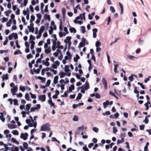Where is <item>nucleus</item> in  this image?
<instances>
[{"label":"nucleus","instance_id":"1","mask_svg":"<svg viewBox=\"0 0 151 151\" xmlns=\"http://www.w3.org/2000/svg\"><path fill=\"white\" fill-rule=\"evenodd\" d=\"M50 125L49 123L43 124L41 127L40 131H45L46 130L49 131L50 129Z\"/></svg>","mask_w":151,"mask_h":151},{"label":"nucleus","instance_id":"2","mask_svg":"<svg viewBox=\"0 0 151 151\" xmlns=\"http://www.w3.org/2000/svg\"><path fill=\"white\" fill-rule=\"evenodd\" d=\"M81 88H83L86 90L88 89L89 88V84L88 81H86L85 84H84L80 87Z\"/></svg>","mask_w":151,"mask_h":151},{"label":"nucleus","instance_id":"3","mask_svg":"<svg viewBox=\"0 0 151 151\" xmlns=\"http://www.w3.org/2000/svg\"><path fill=\"white\" fill-rule=\"evenodd\" d=\"M28 136V134L27 133H25L24 134L22 133L21 134L20 137L21 139H23L24 140H25L27 139Z\"/></svg>","mask_w":151,"mask_h":151},{"label":"nucleus","instance_id":"4","mask_svg":"<svg viewBox=\"0 0 151 151\" xmlns=\"http://www.w3.org/2000/svg\"><path fill=\"white\" fill-rule=\"evenodd\" d=\"M18 90V87L17 86L14 87V88L11 89V91L13 95H14L16 94V92Z\"/></svg>","mask_w":151,"mask_h":151},{"label":"nucleus","instance_id":"5","mask_svg":"<svg viewBox=\"0 0 151 151\" xmlns=\"http://www.w3.org/2000/svg\"><path fill=\"white\" fill-rule=\"evenodd\" d=\"M37 107H32L30 109V111L32 112L34 111L35 110H38L40 108V104H37Z\"/></svg>","mask_w":151,"mask_h":151},{"label":"nucleus","instance_id":"6","mask_svg":"<svg viewBox=\"0 0 151 151\" xmlns=\"http://www.w3.org/2000/svg\"><path fill=\"white\" fill-rule=\"evenodd\" d=\"M38 98L42 102L45 101L46 99V97L45 95H39L38 96Z\"/></svg>","mask_w":151,"mask_h":151},{"label":"nucleus","instance_id":"7","mask_svg":"<svg viewBox=\"0 0 151 151\" xmlns=\"http://www.w3.org/2000/svg\"><path fill=\"white\" fill-rule=\"evenodd\" d=\"M102 81L103 84L105 88V89H106L107 88V81L106 80L105 78H103Z\"/></svg>","mask_w":151,"mask_h":151},{"label":"nucleus","instance_id":"8","mask_svg":"<svg viewBox=\"0 0 151 151\" xmlns=\"http://www.w3.org/2000/svg\"><path fill=\"white\" fill-rule=\"evenodd\" d=\"M51 50L50 47L49 46L48 47L45 48V52L46 54H49L51 52Z\"/></svg>","mask_w":151,"mask_h":151},{"label":"nucleus","instance_id":"9","mask_svg":"<svg viewBox=\"0 0 151 151\" xmlns=\"http://www.w3.org/2000/svg\"><path fill=\"white\" fill-rule=\"evenodd\" d=\"M92 31L93 32V37L94 38H96V33L98 31L96 28H94L93 29Z\"/></svg>","mask_w":151,"mask_h":151},{"label":"nucleus","instance_id":"10","mask_svg":"<svg viewBox=\"0 0 151 151\" xmlns=\"http://www.w3.org/2000/svg\"><path fill=\"white\" fill-rule=\"evenodd\" d=\"M45 29V27L44 26H42L40 27L38 33L42 34L43 32L44 31Z\"/></svg>","mask_w":151,"mask_h":151},{"label":"nucleus","instance_id":"11","mask_svg":"<svg viewBox=\"0 0 151 151\" xmlns=\"http://www.w3.org/2000/svg\"><path fill=\"white\" fill-rule=\"evenodd\" d=\"M71 37L70 36H68L66 37V39L64 40V42L65 43L67 44L68 42L70 41Z\"/></svg>","mask_w":151,"mask_h":151},{"label":"nucleus","instance_id":"12","mask_svg":"<svg viewBox=\"0 0 151 151\" xmlns=\"http://www.w3.org/2000/svg\"><path fill=\"white\" fill-rule=\"evenodd\" d=\"M127 57L128 59L132 60H134L135 59L137 58V57H136L134 56L129 55H127Z\"/></svg>","mask_w":151,"mask_h":151},{"label":"nucleus","instance_id":"13","mask_svg":"<svg viewBox=\"0 0 151 151\" xmlns=\"http://www.w3.org/2000/svg\"><path fill=\"white\" fill-rule=\"evenodd\" d=\"M75 89V87L73 84H72L69 87V91L70 92H71L72 91Z\"/></svg>","mask_w":151,"mask_h":151},{"label":"nucleus","instance_id":"14","mask_svg":"<svg viewBox=\"0 0 151 151\" xmlns=\"http://www.w3.org/2000/svg\"><path fill=\"white\" fill-rule=\"evenodd\" d=\"M8 127L9 129H12L16 128L17 126L14 124H10L8 125Z\"/></svg>","mask_w":151,"mask_h":151},{"label":"nucleus","instance_id":"15","mask_svg":"<svg viewBox=\"0 0 151 151\" xmlns=\"http://www.w3.org/2000/svg\"><path fill=\"white\" fill-rule=\"evenodd\" d=\"M42 64L47 66H48L50 65V63L48 62H46L44 60L42 61Z\"/></svg>","mask_w":151,"mask_h":151},{"label":"nucleus","instance_id":"16","mask_svg":"<svg viewBox=\"0 0 151 151\" xmlns=\"http://www.w3.org/2000/svg\"><path fill=\"white\" fill-rule=\"evenodd\" d=\"M82 96V95L81 93H78V96L76 98V100H78L80 99H81Z\"/></svg>","mask_w":151,"mask_h":151},{"label":"nucleus","instance_id":"17","mask_svg":"<svg viewBox=\"0 0 151 151\" xmlns=\"http://www.w3.org/2000/svg\"><path fill=\"white\" fill-rule=\"evenodd\" d=\"M58 76H56L55 77L53 80V83L54 84H56L58 83Z\"/></svg>","mask_w":151,"mask_h":151},{"label":"nucleus","instance_id":"18","mask_svg":"<svg viewBox=\"0 0 151 151\" xmlns=\"http://www.w3.org/2000/svg\"><path fill=\"white\" fill-rule=\"evenodd\" d=\"M27 28L29 29V31L30 32H34V27H31L30 26H27Z\"/></svg>","mask_w":151,"mask_h":151},{"label":"nucleus","instance_id":"19","mask_svg":"<svg viewBox=\"0 0 151 151\" xmlns=\"http://www.w3.org/2000/svg\"><path fill=\"white\" fill-rule=\"evenodd\" d=\"M11 141L12 142L14 143H15L17 144V145H18L19 144V142L16 140V139L13 137L12 138Z\"/></svg>","mask_w":151,"mask_h":151},{"label":"nucleus","instance_id":"20","mask_svg":"<svg viewBox=\"0 0 151 151\" xmlns=\"http://www.w3.org/2000/svg\"><path fill=\"white\" fill-rule=\"evenodd\" d=\"M59 75L60 76V78H62L64 77L65 75V73L64 72H61L59 73Z\"/></svg>","mask_w":151,"mask_h":151},{"label":"nucleus","instance_id":"21","mask_svg":"<svg viewBox=\"0 0 151 151\" xmlns=\"http://www.w3.org/2000/svg\"><path fill=\"white\" fill-rule=\"evenodd\" d=\"M3 81H4L5 78L6 80H7L8 79V74H6L5 75H3V76L2 78Z\"/></svg>","mask_w":151,"mask_h":151},{"label":"nucleus","instance_id":"22","mask_svg":"<svg viewBox=\"0 0 151 151\" xmlns=\"http://www.w3.org/2000/svg\"><path fill=\"white\" fill-rule=\"evenodd\" d=\"M119 66V65L117 64L114 65V71L115 73H117V67Z\"/></svg>","mask_w":151,"mask_h":151},{"label":"nucleus","instance_id":"23","mask_svg":"<svg viewBox=\"0 0 151 151\" xmlns=\"http://www.w3.org/2000/svg\"><path fill=\"white\" fill-rule=\"evenodd\" d=\"M65 73H67L70 71V70L69 68L68 65H66L65 67Z\"/></svg>","mask_w":151,"mask_h":151},{"label":"nucleus","instance_id":"24","mask_svg":"<svg viewBox=\"0 0 151 151\" xmlns=\"http://www.w3.org/2000/svg\"><path fill=\"white\" fill-rule=\"evenodd\" d=\"M71 33H76V29L74 27H71L69 29Z\"/></svg>","mask_w":151,"mask_h":151},{"label":"nucleus","instance_id":"25","mask_svg":"<svg viewBox=\"0 0 151 151\" xmlns=\"http://www.w3.org/2000/svg\"><path fill=\"white\" fill-rule=\"evenodd\" d=\"M31 45L30 46V49L31 50H32L34 47V45L35 44V42L33 41H31Z\"/></svg>","mask_w":151,"mask_h":151},{"label":"nucleus","instance_id":"26","mask_svg":"<svg viewBox=\"0 0 151 151\" xmlns=\"http://www.w3.org/2000/svg\"><path fill=\"white\" fill-rule=\"evenodd\" d=\"M31 104H27L26 105V109L27 111H29V109H30L31 107Z\"/></svg>","mask_w":151,"mask_h":151},{"label":"nucleus","instance_id":"27","mask_svg":"<svg viewBox=\"0 0 151 151\" xmlns=\"http://www.w3.org/2000/svg\"><path fill=\"white\" fill-rule=\"evenodd\" d=\"M81 29L82 33L83 34L85 32V27L84 26H82L81 27Z\"/></svg>","mask_w":151,"mask_h":151},{"label":"nucleus","instance_id":"28","mask_svg":"<svg viewBox=\"0 0 151 151\" xmlns=\"http://www.w3.org/2000/svg\"><path fill=\"white\" fill-rule=\"evenodd\" d=\"M149 143L148 142H147L146 145L144 147V151H147L148 149V146L149 145Z\"/></svg>","mask_w":151,"mask_h":151},{"label":"nucleus","instance_id":"29","mask_svg":"<svg viewBox=\"0 0 151 151\" xmlns=\"http://www.w3.org/2000/svg\"><path fill=\"white\" fill-rule=\"evenodd\" d=\"M12 35L13 37H14L15 39H17L18 38V35L17 33H12Z\"/></svg>","mask_w":151,"mask_h":151},{"label":"nucleus","instance_id":"30","mask_svg":"<svg viewBox=\"0 0 151 151\" xmlns=\"http://www.w3.org/2000/svg\"><path fill=\"white\" fill-rule=\"evenodd\" d=\"M12 134L14 135H18L19 134V132L17 130H14L12 132Z\"/></svg>","mask_w":151,"mask_h":151},{"label":"nucleus","instance_id":"31","mask_svg":"<svg viewBox=\"0 0 151 151\" xmlns=\"http://www.w3.org/2000/svg\"><path fill=\"white\" fill-rule=\"evenodd\" d=\"M85 12L83 13L82 14H80L79 15V17H80V18H83V19L84 20H85Z\"/></svg>","mask_w":151,"mask_h":151},{"label":"nucleus","instance_id":"32","mask_svg":"<svg viewBox=\"0 0 151 151\" xmlns=\"http://www.w3.org/2000/svg\"><path fill=\"white\" fill-rule=\"evenodd\" d=\"M25 98L27 101H29L30 99V98L28 93H27L25 94Z\"/></svg>","mask_w":151,"mask_h":151},{"label":"nucleus","instance_id":"33","mask_svg":"<svg viewBox=\"0 0 151 151\" xmlns=\"http://www.w3.org/2000/svg\"><path fill=\"white\" fill-rule=\"evenodd\" d=\"M23 146L24 149H27L28 148V144L27 142H24L23 144Z\"/></svg>","mask_w":151,"mask_h":151},{"label":"nucleus","instance_id":"34","mask_svg":"<svg viewBox=\"0 0 151 151\" xmlns=\"http://www.w3.org/2000/svg\"><path fill=\"white\" fill-rule=\"evenodd\" d=\"M78 120V116L75 115L73 118V120L74 121H77Z\"/></svg>","mask_w":151,"mask_h":151},{"label":"nucleus","instance_id":"35","mask_svg":"<svg viewBox=\"0 0 151 151\" xmlns=\"http://www.w3.org/2000/svg\"><path fill=\"white\" fill-rule=\"evenodd\" d=\"M101 45V43L98 41L96 42L95 46L96 47H98Z\"/></svg>","mask_w":151,"mask_h":151},{"label":"nucleus","instance_id":"36","mask_svg":"<svg viewBox=\"0 0 151 151\" xmlns=\"http://www.w3.org/2000/svg\"><path fill=\"white\" fill-rule=\"evenodd\" d=\"M44 17L46 19H47L48 20H50V17L49 15H48L47 14H45L44 15Z\"/></svg>","mask_w":151,"mask_h":151},{"label":"nucleus","instance_id":"37","mask_svg":"<svg viewBox=\"0 0 151 151\" xmlns=\"http://www.w3.org/2000/svg\"><path fill=\"white\" fill-rule=\"evenodd\" d=\"M137 84L139 85L141 87L142 89H145V87L142 83H140L139 82H137Z\"/></svg>","mask_w":151,"mask_h":151},{"label":"nucleus","instance_id":"38","mask_svg":"<svg viewBox=\"0 0 151 151\" xmlns=\"http://www.w3.org/2000/svg\"><path fill=\"white\" fill-rule=\"evenodd\" d=\"M11 12V11L10 10H9L8 11H6L5 12V14L6 16L7 17H8L9 16V14Z\"/></svg>","mask_w":151,"mask_h":151},{"label":"nucleus","instance_id":"39","mask_svg":"<svg viewBox=\"0 0 151 151\" xmlns=\"http://www.w3.org/2000/svg\"><path fill=\"white\" fill-rule=\"evenodd\" d=\"M85 44V43L82 42H81L79 44V47H84Z\"/></svg>","mask_w":151,"mask_h":151},{"label":"nucleus","instance_id":"40","mask_svg":"<svg viewBox=\"0 0 151 151\" xmlns=\"http://www.w3.org/2000/svg\"><path fill=\"white\" fill-rule=\"evenodd\" d=\"M144 41L143 40L140 39L138 42L139 44V45H142L143 44Z\"/></svg>","mask_w":151,"mask_h":151},{"label":"nucleus","instance_id":"41","mask_svg":"<svg viewBox=\"0 0 151 151\" xmlns=\"http://www.w3.org/2000/svg\"><path fill=\"white\" fill-rule=\"evenodd\" d=\"M19 90L22 92H24L25 90V88L24 86H20L19 87Z\"/></svg>","mask_w":151,"mask_h":151},{"label":"nucleus","instance_id":"42","mask_svg":"<svg viewBox=\"0 0 151 151\" xmlns=\"http://www.w3.org/2000/svg\"><path fill=\"white\" fill-rule=\"evenodd\" d=\"M50 30H49V33L50 35H51L52 33L53 29V27L52 26L50 27Z\"/></svg>","mask_w":151,"mask_h":151},{"label":"nucleus","instance_id":"43","mask_svg":"<svg viewBox=\"0 0 151 151\" xmlns=\"http://www.w3.org/2000/svg\"><path fill=\"white\" fill-rule=\"evenodd\" d=\"M22 54L21 52L19 50H18L17 51H15V52L14 53V55H16L18 54Z\"/></svg>","mask_w":151,"mask_h":151},{"label":"nucleus","instance_id":"44","mask_svg":"<svg viewBox=\"0 0 151 151\" xmlns=\"http://www.w3.org/2000/svg\"><path fill=\"white\" fill-rule=\"evenodd\" d=\"M134 93L136 94L139 93V91L137 90V87L135 86L134 87Z\"/></svg>","mask_w":151,"mask_h":151},{"label":"nucleus","instance_id":"45","mask_svg":"<svg viewBox=\"0 0 151 151\" xmlns=\"http://www.w3.org/2000/svg\"><path fill=\"white\" fill-rule=\"evenodd\" d=\"M14 101V104L15 105H18V100L17 99H15L13 100Z\"/></svg>","mask_w":151,"mask_h":151},{"label":"nucleus","instance_id":"46","mask_svg":"<svg viewBox=\"0 0 151 151\" xmlns=\"http://www.w3.org/2000/svg\"><path fill=\"white\" fill-rule=\"evenodd\" d=\"M150 78H151V76H149L148 78H146L144 82L145 83H146L148 81H149Z\"/></svg>","mask_w":151,"mask_h":151},{"label":"nucleus","instance_id":"47","mask_svg":"<svg viewBox=\"0 0 151 151\" xmlns=\"http://www.w3.org/2000/svg\"><path fill=\"white\" fill-rule=\"evenodd\" d=\"M110 10L113 13L115 12V10L114 8L112 6H111L110 8Z\"/></svg>","mask_w":151,"mask_h":151},{"label":"nucleus","instance_id":"48","mask_svg":"<svg viewBox=\"0 0 151 151\" xmlns=\"http://www.w3.org/2000/svg\"><path fill=\"white\" fill-rule=\"evenodd\" d=\"M50 82L51 80H50L49 79L47 80L45 85L47 87H48L49 86Z\"/></svg>","mask_w":151,"mask_h":151},{"label":"nucleus","instance_id":"49","mask_svg":"<svg viewBox=\"0 0 151 151\" xmlns=\"http://www.w3.org/2000/svg\"><path fill=\"white\" fill-rule=\"evenodd\" d=\"M93 130L95 132H97L99 130V129L96 127H93L92 128Z\"/></svg>","mask_w":151,"mask_h":151},{"label":"nucleus","instance_id":"50","mask_svg":"<svg viewBox=\"0 0 151 151\" xmlns=\"http://www.w3.org/2000/svg\"><path fill=\"white\" fill-rule=\"evenodd\" d=\"M30 94L31 95V98L33 99H36V97L35 94H32L31 93H30Z\"/></svg>","mask_w":151,"mask_h":151},{"label":"nucleus","instance_id":"51","mask_svg":"<svg viewBox=\"0 0 151 151\" xmlns=\"http://www.w3.org/2000/svg\"><path fill=\"white\" fill-rule=\"evenodd\" d=\"M84 129V127L83 126H82L81 127H79L78 128V130L79 131H83Z\"/></svg>","mask_w":151,"mask_h":151},{"label":"nucleus","instance_id":"52","mask_svg":"<svg viewBox=\"0 0 151 151\" xmlns=\"http://www.w3.org/2000/svg\"><path fill=\"white\" fill-rule=\"evenodd\" d=\"M13 81L15 82H17V77L16 75H14L13 76Z\"/></svg>","mask_w":151,"mask_h":151},{"label":"nucleus","instance_id":"53","mask_svg":"<svg viewBox=\"0 0 151 151\" xmlns=\"http://www.w3.org/2000/svg\"><path fill=\"white\" fill-rule=\"evenodd\" d=\"M113 132L114 134L115 133L118 131V130L117 129V128L116 127H113Z\"/></svg>","mask_w":151,"mask_h":151},{"label":"nucleus","instance_id":"54","mask_svg":"<svg viewBox=\"0 0 151 151\" xmlns=\"http://www.w3.org/2000/svg\"><path fill=\"white\" fill-rule=\"evenodd\" d=\"M65 9L64 8H62V15H65Z\"/></svg>","mask_w":151,"mask_h":151},{"label":"nucleus","instance_id":"55","mask_svg":"<svg viewBox=\"0 0 151 151\" xmlns=\"http://www.w3.org/2000/svg\"><path fill=\"white\" fill-rule=\"evenodd\" d=\"M95 97L96 99H99L100 98V96L98 93H96L95 94Z\"/></svg>","mask_w":151,"mask_h":151},{"label":"nucleus","instance_id":"56","mask_svg":"<svg viewBox=\"0 0 151 151\" xmlns=\"http://www.w3.org/2000/svg\"><path fill=\"white\" fill-rule=\"evenodd\" d=\"M129 79L130 81H132L134 80L133 76L131 75L129 76Z\"/></svg>","mask_w":151,"mask_h":151},{"label":"nucleus","instance_id":"57","mask_svg":"<svg viewBox=\"0 0 151 151\" xmlns=\"http://www.w3.org/2000/svg\"><path fill=\"white\" fill-rule=\"evenodd\" d=\"M54 64H55L57 66H59L60 64V62L58 60H57L56 61L54 62Z\"/></svg>","mask_w":151,"mask_h":151},{"label":"nucleus","instance_id":"58","mask_svg":"<svg viewBox=\"0 0 151 151\" xmlns=\"http://www.w3.org/2000/svg\"><path fill=\"white\" fill-rule=\"evenodd\" d=\"M8 20V19L5 17H4L2 19V22L3 23L4 22H6Z\"/></svg>","mask_w":151,"mask_h":151},{"label":"nucleus","instance_id":"59","mask_svg":"<svg viewBox=\"0 0 151 151\" xmlns=\"http://www.w3.org/2000/svg\"><path fill=\"white\" fill-rule=\"evenodd\" d=\"M149 120L147 118V117H145V119L143 121V122H145V124H147Z\"/></svg>","mask_w":151,"mask_h":151},{"label":"nucleus","instance_id":"60","mask_svg":"<svg viewBox=\"0 0 151 151\" xmlns=\"http://www.w3.org/2000/svg\"><path fill=\"white\" fill-rule=\"evenodd\" d=\"M34 70L35 72L37 74L39 73L40 72V70L39 69H37L36 70L34 69Z\"/></svg>","mask_w":151,"mask_h":151},{"label":"nucleus","instance_id":"61","mask_svg":"<svg viewBox=\"0 0 151 151\" xmlns=\"http://www.w3.org/2000/svg\"><path fill=\"white\" fill-rule=\"evenodd\" d=\"M36 15L38 19H40L41 18L42 15L40 14H37Z\"/></svg>","mask_w":151,"mask_h":151},{"label":"nucleus","instance_id":"62","mask_svg":"<svg viewBox=\"0 0 151 151\" xmlns=\"http://www.w3.org/2000/svg\"><path fill=\"white\" fill-rule=\"evenodd\" d=\"M21 114L22 115V117H23L24 118L26 116V112L24 111H22L21 112Z\"/></svg>","mask_w":151,"mask_h":151},{"label":"nucleus","instance_id":"63","mask_svg":"<svg viewBox=\"0 0 151 151\" xmlns=\"http://www.w3.org/2000/svg\"><path fill=\"white\" fill-rule=\"evenodd\" d=\"M35 39V37L33 36L32 35H31L30 36L29 40H34Z\"/></svg>","mask_w":151,"mask_h":151},{"label":"nucleus","instance_id":"64","mask_svg":"<svg viewBox=\"0 0 151 151\" xmlns=\"http://www.w3.org/2000/svg\"><path fill=\"white\" fill-rule=\"evenodd\" d=\"M32 57V56L31 54H29L27 55V59H29Z\"/></svg>","mask_w":151,"mask_h":151}]
</instances>
